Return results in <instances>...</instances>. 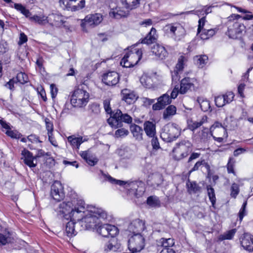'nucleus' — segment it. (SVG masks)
<instances>
[{
    "mask_svg": "<svg viewBox=\"0 0 253 253\" xmlns=\"http://www.w3.org/2000/svg\"><path fill=\"white\" fill-rule=\"evenodd\" d=\"M147 203L150 206L156 207L160 205V201L157 198L150 196L147 198Z\"/></svg>",
    "mask_w": 253,
    "mask_h": 253,
    "instance_id": "51",
    "label": "nucleus"
},
{
    "mask_svg": "<svg viewBox=\"0 0 253 253\" xmlns=\"http://www.w3.org/2000/svg\"><path fill=\"white\" fill-rule=\"evenodd\" d=\"M181 72L176 71V69H174L173 72H171V78L172 81H175L179 80L180 79L179 74Z\"/></svg>",
    "mask_w": 253,
    "mask_h": 253,
    "instance_id": "64",
    "label": "nucleus"
},
{
    "mask_svg": "<svg viewBox=\"0 0 253 253\" xmlns=\"http://www.w3.org/2000/svg\"><path fill=\"white\" fill-rule=\"evenodd\" d=\"M214 101L215 105L218 107H221L225 105V98L223 97V95H219L216 96L214 98Z\"/></svg>",
    "mask_w": 253,
    "mask_h": 253,
    "instance_id": "54",
    "label": "nucleus"
},
{
    "mask_svg": "<svg viewBox=\"0 0 253 253\" xmlns=\"http://www.w3.org/2000/svg\"><path fill=\"white\" fill-rule=\"evenodd\" d=\"M68 141L73 148L77 149H79L80 145L84 142L82 137H77L74 135L69 136L68 137Z\"/></svg>",
    "mask_w": 253,
    "mask_h": 253,
    "instance_id": "32",
    "label": "nucleus"
},
{
    "mask_svg": "<svg viewBox=\"0 0 253 253\" xmlns=\"http://www.w3.org/2000/svg\"><path fill=\"white\" fill-rule=\"evenodd\" d=\"M76 224L78 225L77 222H75L74 220L72 219L66 223L65 232L68 237H71L76 235L77 231L75 228Z\"/></svg>",
    "mask_w": 253,
    "mask_h": 253,
    "instance_id": "30",
    "label": "nucleus"
},
{
    "mask_svg": "<svg viewBox=\"0 0 253 253\" xmlns=\"http://www.w3.org/2000/svg\"><path fill=\"white\" fill-rule=\"evenodd\" d=\"M196 80L194 78L189 77L184 78L180 83V87L179 89V93L181 94H185L189 90L195 89L194 83Z\"/></svg>",
    "mask_w": 253,
    "mask_h": 253,
    "instance_id": "17",
    "label": "nucleus"
},
{
    "mask_svg": "<svg viewBox=\"0 0 253 253\" xmlns=\"http://www.w3.org/2000/svg\"><path fill=\"white\" fill-rule=\"evenodd\" d=\"M143 105L145 107H149L155 102V99H150L147 97L141 98Z\"/></svg>",
    "mask_w": 253,
    "mask_h": 253,
    "instance_id": "61",
    "label": "nucleus"
},
{
    "mask_svg": "<svg viewBox=\"0 0 253 253\" xmlns=\"http://www.w3.org/2000/svg\"><path fill=\"white\" fill-rule=\"evenodd\" d=\"M239 193V188L238 184L234 183L231 187L230 195L232 197L235 198Z\"/></svg>",
    "mask_w": 253,
    "mask_h": 253,
    "instance_id": "53",
    "label": "nucleus"
},
{
    "mask_svg": "<svg viewBox=\"0 0 253 253\" xmlns=\"http://www.w3.org/2000/svg\"><path fill=\"white\" fill-rule=\"evenodd\" d=\"M222 95L225 98V104H228L232 102L234 97L233 92L231 91L227 92L225 94Z\"/></svg>",
    "mask_w": 253,
    "mask_h": 253,
    "instance_id": "60",
    "label": "nucleus"
},
{
    "mask_svg": "<svg viewBox=\"0 0 253 253\" xmlns=\"http://www.w3.org/2000/svg\"><path fill=\"white\" fill-rule=\"evenodd\" d=\"M102 80L106 85L114 86L119 82V75L116 72H109L103 75Z\"/></svg>",
    "mask_w": 253,
    "mask_h": 253,
    "instance_id": "16",
    "label": "nucleus"
},
{
    "mask_svg": "<svg viewBox=\"0 0 253 253\" xmlns=\"http://www.w3.org/2000/svg\"><path fill=\"white\" fill-rule=\"evenodd\" d=\"M98 233L103 237L113 238L119 233L117 227L109 224H104L98 226L97 229Z\"/></svg>",
    "mask_w": 253,
    "mask_h": 253,
    "instance_id": "11",
    "label": "nucleus"
},
{
    "mask_svg": "<svg viewBox=\"0 0 253 253\" xmlns=\"http://www.w3.org/2000/svg\"><path fill=\"white\" fill-rule=\"evenodd\" d=\"M59 215L68 219L74 216L73 204L71 202H63L58 205L56 209Z\"/></svg>",
    "mask_w": 253,
    "mask_h": 253,
    "instance_id": "9",
    "label": "nucleus"
},
{
    "mask_svg": "<svg viewBox=\"0 0 253 253\" xmlns=\"http://www.w3.org/2000/svg\"><path fill=\"white\" fill-rule=\"evenodd\" d=\"M173 244L174 243L170 238L166 239V241L164 242V248L161 251L160 253H175L173 249L169 248V246Z\"/></svg>",
    "mask_w": 253,
    "mask_h": 253,
    "instance_id": "34",
    "label": "nucleus"
},
{
    "mask_svg": "<svg viewBox=\"0 0 253 253\" xmlns=\"http://www.w3.org/2000/svg\"><path fill=\"white\" fill-rule=\"evenodd\" d=\"M130 129L133 137L136 140L138 141L142 140L143 129L140 126L133 124L130 126Z\"/></svg>",
    "mask_w": 253,
    "mask_h": 253,
    "instance_id": "28",
    "label": "nucleus"
},
{
    "mask_svg": "<svg viewBox=\"0 0 253 253\" xmlns=\"http://www.w3.org/2000/svg\"><path fill=\"white\" fill-rule=\"evenodd\" d=\"M164 30L166 33L174 36L175 38H180L183 36L185 33L184 28L177 23L166 25L164 27Z\"/></svg>",
    "mask_w": 253,
    "mask_h": 253,
    "instance_id": "10",
    "label": "nucleus"
},
{
    "mask_svg": "<svg viewBox=\"0 0 253 253\" xmlns=\"http://www.w3.org/2000/svg\"><path fill=\"white\" fill-rule=\"evenodd\" d=\"M71 202H72L73 204V211L74 214L75 213H79L84 212V210L85 209V204L83 200H74Z\"/></svg>",
    "mask_w": 253,
    "mask_h": 253,
    "instance_id": "29",
    "label": "nucleus"
},
{
    "mask_svg": "<svg viewBox=\"0 0 253 253\" xmlns=\"http://www.w3.org/2000/svg\"><path fill=\"white\" fill-rule=\"evenodd\" d=\"M21 159L23 160L25 164L29 166L30 168H35L37 165V163H34V160L36 159L35 156H33L32 153L28 150L24 149L21 152Z\"/></svg>",
    "mask_w": 253,
    "mask_h": 253,
    "instance_id": "21",
    "label": "nucleus"
},
{
    "mask_svg": "<svg viewBox=\"0 0 253 253\" xmlns=\"http://www.w3.org/2000/svg\"><path fill=\"white\" fill-rule=\"evenodd\" d=\"M140 1V0H121V3L126 8L130 11L139 6Z\"/></svg>",
    "mask_w": 253,
    "mask_h": 253,
    "instance_id": "31",
    "label": "nucleus"
},
{
    "mask_svg": "<svg viewBox=\"0 0 253 253\" xmlns=\"http://www.w3.org/2000/svg\"><path fill=\"white\" fill-rule=\"evenodd\" d=\"M88 110L92 116H97L100 113V105L97 103H92L89 105Z\"/></svg>",
    "mask_w": 253,
    "mask_h": 253,
    "instance_id": "41",
    "label": "nucleus"
},
{
    "mask_svg": "<svg viewBox=\"0 0 253 253\" xmlns=\"http://www.w3.org/2000/svg\"><path fill=\"white\" fill-rule=\"evenodd\" d=\"M207 117H203L200 122H194L190 126V127L192 130H194L201 126L206 121Z\"/></svg>",
    "mask_w": 253,
    "mask_h": 253,
    "instance_id": "56",
    "label": "nucleus"
},
{
    "mask_svg": "<svg viewBox=\"0 0 253 253\" xmlns=\"http://www.w3.org/2000/svg\"><path fill=\"white\" fill-rule=\"evenodd\" d=\"M176 108L174 105L169 106L163 113V118L167 119L176 113Z\"/></svg>",
    "mask_w": 253,
    "mask_h": 253,
    "instance_id": "42",
    "label": "nucleus"
},
{
    "mask_svg": "<svg viewBox=\"0 0 253 253\" xmlns=\"http://www.w3.org/2000/svg\"><path fill=\"white\" fill-rule=\"evenodd\" d=\"M247 205V202L245 201L244 202V203L242 205V206L239 212L238 216L239 217V220L240 221H241L243 220V217L244 216L246 215L247 212H246V207Z\"/></svg>",
    "mask_w": 253,
    "mask_h": 253,
    "instance_id": "55",
    "label": "nucleus"
},
{
    "mask_svg": "<svg viewBox=\"0 0 253 253\" xmlns=\"http://www.w3.org/2000/svg\"><path fill=\"white\" fill-rule=\"evenodd\" d=\"M188 192L190 193H196L200 192L201 187L195 181H190L189 180L186 183Z\"/></svg>",
    "mask_w": 253,
    "mask_h": 253,
    "instance_id": "35",
    "label": "nucleus"
},
{
    "mask_svg": "<svg viewBox=\"0 0 253 253\" xmlns=\"http://www.w3.org/2000/svg\"><path fill=\"white\" fill-rule=\"evenodd\" d=\"M116 242V240L115 239H112L106 245L105 247V250L107 251H116L118 247V246L114 245V244Z\"/></svg>",
    "mask_w": 253,
    "mask_h": 253,
    "instance_id": "47",
    "label": "nucleus"
},
{
    "mask_svg": "<svg viewBox=\"0 0 253 253\" xmlns=\"http://www.w3.org/2000/svg\"><path fill=\"white\" fill-rule=\"evenodd\" d=\"M151 51L160 59H165L168 55V53L165 47L159 44H154L151 48Z\"/></svg>",
    "mask_w": 253,
    "mask_h": 253,
    "instance_id": "23",
    "label": "nucleus"
},
{
    "mask_svg": "<svg viewBox=\"0 0 253 253\" xmlns=\"http://www.w3.org/2000/svg\"><path fill=\"white\" fill-rule=\"evenodd\" d=\"M89 94L82 87L75 89L71 99V104L75 107H83L87 104L89 101Z\"/></svg>",
    "mask_w": 253,
    "mask_h": 253,
    "instance_id": "6",
    "label": "nucleus"
},
{
    "mask_svg": "<svg viewBox=\"0 0 253 253\" xmlns=\"http://www.w3.org/2000/svg\"><path fill=\"white\" fill-rule=\"evenodd\" d=\"M31 20L34 21L40 24H45L47 23V17L39 16L38 15H35L30 18Z\"/></svg>",
    "mask_w": 253,
    "mask_h": 253,
    "instance_id": "50",
    "label": "nucleus"
},
{
    "mask_svg": "<svg viewBox=\"0 0 253 253\" xmlns=\"http://www.w3.org/2000/svg\"><path fill=\"white\" fill-rule=\"evenodd\" d=\"M236 231L237 230L236 229H232L227 231L219 236V240L221 241L225 240H231L233 238L235 233H236Z\"/></svg>",
    "mask_w": 253,
    "mask_h": 253,
    "instance_id": "40",
    "label": "nucleus"
},
{
    "mask_svg": "<svg viewBox=\"0 0 253 253\" xmlns=\"http://www.w3.org/2000/svg\"><path fill=\"white\" fill-rule=\"evenodd\" d=\"M102 20V16L99 13L88 15L84 18L82 25L83 27H94L100 23Z\"/></svg>",
    "mask_w": 253,
    "mask_h": 253,
    "instance_id": "14",
    "label": "nucleus"
},
{
    "mask_svg": "<svg viewBox=\"0 0 253 253\" xmlns=\"http://www.w3.org/2000/svg\"><path fill=\"white\" fill-rule=\"evenodd\" d=\"M144 229V222L139 219H136L129 224L127 230L129 232L134 235L135 234H140Z\"/></svg>",
    "mask_w": 253,
    "mask_h": 253,
    "instance_id": "18",
    "label": "nucleus"
},
{
    "mask_svg": "<svg viewBox=\"0 0 253 253\" xmlns=\"http://www.w3.org/2000/svg\"><path fill=\"white\" fill-rule=\"evenodd\" d=\"M50 93L52 99L55 98L57 95L58 89L54 84H51L50 86Z\"/></svg>",
    "mask_w": 253,
    "mask_h": 253,
    "instance_id": "63",
    "label": "nucleus"
},
{
    "mask_svg": "<svg viewBox=\"0 0 253 253\" xmlns=\"http://www.w3.org/2000/svg\"><path fill=\"white\" fill-rule=\"evenodd\" d=\"M157 101L158 102L156 103L153 105L152 109L153 110H160L164 108L167 105L169 104L171 102L170 96L168 93L158 97Z\"/></svg>",
    "mask_w": 253,
    "mask_h": 253,
    "instance_id": "19",
    "label": "nucleus"
},
{
    "mask_svg": "<svg viewBox=\"0 0 253 253\" xmlns=\"http://www.w3.org/2000/svg\"><path fill=\"white\" fill-rule=\"evenodd\" d=\"M145 246V238L141 234L133 235L128 242V248L132 253L140 252Z\"/></svg>",
    "mask_w": 253,
    "mask_h": 253,
    "instance_id": "7",
    "label": "nucleus"
},
{
    "mask_svg": "<svg viewBox=\"0 0 253 253\" xmlns=\"http://www.w3.org/2000/svg\"><path fill=\"white\" fill-rule=\"evenodd\" d=\"M211 132H214L217 136L227 137L226 129L219 122H215L211 127Z\"/></svg>",
    "mask_w": 253,
    "mask_h": 253,
    "instance_id": "24",
    "label": "nucleus"
},
{
    "mask_svg": "<svg viewBox=\"0 0 253 253\" xmlns=\"http://www.w3.org/2000/svg\"><path fill=\"white\" fill-rule=\"evenodd\" d=\"M50 194L52 197L57 201H60L65 197L63 187L60 181H55L51 187Z\"/></svg>",
    "mask_w": 253,
    "mask_h": 253,
    "instance_id": "13",
    "label": "nucleus"
},
{
    "mask_svg": "<svg viewBox=\"0 0 253 253\" xmlns=\"http://www.w3.org/2000/svg\"><path fill=\"white\" fill-rule=\"evenodd\" d=\"M5 133L8 136L15 139H19L22 136L19 132L10 129L7 130Z\"/></svg>",
    "mask_w": 253,
    "mask_h": 253,
    "instance_id": "57",
    "label": "nucleus"
},
{
    "mask_svg": "<svg viewBox=\"0 0 253 253\" xmlns=\"http://www.w3.org/2000/svg\"><path fill=\"white\" fill-rule=\"evenodd\" d=\"M197 101L200 106L201 110L204 112H207L211 109L209 101L203 97H198Z\"/></svg>",
    "mask_w": 253,
    "mask_h": 253,
    "instance_id": "36",
    "label": "nucleus"
},
{
    "mask_svg": "<svg viewBox=\"0 0 253 253\" xmlns=\"http://www.w3.org/2000/svg\"><path fill=\"white\" fill-rule=\"evenodd\" d=\"M158 38V35L156 34V30L152 28L151 31L147 35V36L143 39H142L141 43L150 44L155 42Z\"/></svg>",
    "mask_w": 253,
    "mask_h": 253,
    "instance_id": "26",
    "label": "nucleus"
},
{
    "mask_svg": "<svg viewBox=\"0 0 253 253\" xmlns=\"http://www.w3.org/2000/svg\"><path fill=\"white\" fill-rule=\"evenodd\" d=\"M242 247L246 251H253V236L249 233H244L240 238Z\"/></svg>",
    "mask_w": 253,
    "mask_h": 253,
    "instance_id": "20",
    "label": "nucleus"
},
{
    "mask_svg": "<svg viewBox=\"0 0 253 253\" xmlns=\"http://www.w3.org/2000/svg\"><path fill=\"white\" fill-rule=\"evenodd\" d=\"M187 61V58L186 57L183 55H180L178 59L177 63L176 64L175 69H176V71H180L182 72Z\"/></svg>",
    "mask_w": 253,
    "mask_h": 253,
    "instance_id": "38",
    "label": "nucleus"
},
{
    "mask_svg": "<svg viewBox=\"0 0 253 253\" xmlns=\"http://www.w3.org/2000/svg\"><path fill=\"white\" fill-rule=\"evenodd\" d=\"M15 80L16 83L19 82L21 84H24L28 82V78L27 75L25 73L20 72L17 74Z\"/></svg>",
    "mask_w": 253,
    "mask_h": 253,
    "instance_id": "46",
    "label": "nucleus"
},
{
    "mask_svg": "<svg viewBox=\"0 0 253 253\" xmlns=\"http://www.w3.org/2000/svg\"><path fill=\"white\" fill-rule=\"evenodd\" d=\"M142 52L138 50L136 53H127L121 61V65L124 67L129 68L136 64L140 59Z\"/></svg>",
    "mask_w": 253,
    "mask_h": 253,
    "instance_id": "8",
    "label": "nucleus"
},
{
    "mask_svg": "<svg viewBox=\"0 0 253 253\" xmlns=\"http://www.w3.org/2000/svg\"><path fill=\"white\" fill-rule=\"evenodd\" d=\"M207 189L209 199L212 204V206L214 207L216 202V198L214 193V190L211 185H208L207 186Z\"/></svg>",
    "mask_w": 253,
    "mask_h": 253,
    "instance_id": "43",
    "label": "nucleus"
},
{
    "mask_svg": "<svg viewBox=\"0 0 253 253\" xmlns=\"http://www.w3.org/2000/svg\"><path fill=\"white\" fill-rule=\"evenodd\" d=\"M121 95L122 100L125 101L128 104L134 103L138 98V95L134 91L128 88L122 89Z\"/></svg>",
    "mask_w": 253,
    "mask_h": 253,
    "instance_id": "15",
    "label": "nucleus"
},
{
    "mask_svg": "<svg viewBox=\"0 0 253 253\" xmlns=\"http://www.w3.org/2000/svg\"><path fill=\"white\" fill-rule=\"evenodd\" d=\"M141 84L146 88H151L153 86L152 78L146 75H142L140 79Z\"/></svg>",
    "mask_w": 253,
    "mask_h": 253,
    "instance_id": "39",
    "label": "nucleus"
},
{
    "mask_svg": "<svg viewBox=\"0 0 253 253\" xmlns=\"http://www.w3.org/2000/svg\"><path fill=\"white\" fill-rule=\"evenodd\" d=\"M47 23L55 26H60L64 23V21L61 16L52 13L47 16Z\"/></svg>",
    "mask_w": 253,
    "mask_h": 253,
    "instance_id": "27",
    "label": "nucleus"
},
{
    "mask_svg": "<svg viewBox=\"0 0 253 253\" xmlns=\"http://www.w3.org/2000/svg\"><path fill=\"white\" fill-rule=\"evenodd\" d=\"M215 29H203L201 30V32L199 34L201 39L204 40L209 39L210 38L212 37L215 34Z\"/></svg>",
    "mask_w": 253,
    "mask_h": 253,
    "instance_id": "37",
    "label": "nucleus"
},
{
    "mask_svg": "<svg viewBox=\"0 0 253 253\" xmlns=\"http://www.w3.org/2000/svg\"><path fill=\"white\" fill-rule=\"evenodd\" d=\"M203 165H206L207 167H209V165L205 163V161L204 160H203L202 161H199L197 162L194 165V167L192 168V169L189 171V173H191L193 171L198 170L199 169V168Z\"/></svg>",
    "mask_w": 253,
    "mask_h": 253,
    "instance_id": "59",
    "label": "nucleus"
},
{
    "mask_svg": "<svg viewBox=\"0 0 253 253\" xmlns=\"http://www.w3.org/2000/svg\"><path fill=\"white\" fill-rule=\"evenodd\" d=\"M103 106L106 112L110 114L111 117L107 120L108 124L115 128L121 127L123 123L130 124L132 122V118L127 114H123L120 110L112 111L110 107V100L106 99L103 101Z\"/></svg>",
    "mask_w": 253,
    "mask_h": 253,
    "instance_id": "1",
    "label": "nucleus"
},
{
    "mask_svg": "<svg viewBox=\"0 0 253 253\" xmlns=\"http://www.w3.org/2000/svg\"><path fill=\"white\" fill-rule=\"evenodd\" d=\"M9 242H10L9 233L6 235L0 233V246L5 245Z\"/></svg>",
    "mask_w": 253,
    "mask_h": 253,
    "instance_id": "58",
    "label": "nucleus"
},
{
    "mask_svg": "<svg viewBox=\"0 0 253 253\" xmlns=\"http://www.w3.org/2000/svg\"><path fill=\"white\" fill-rule=\"evenodd\" d=\"M193 145L188 140L183 139L177 143L173 149L174 158L179 161L187 157L192 151Z\"/></svg>",
    "mask_w": 253,
    "mask_h": 253,
    "instance_id": "4",
    "label": "nucleus"
},
{
    "mask_svg": "<svg viewBox=\"0 0 253 253\" xmlns=\"http://www.w3.org/2000/svg\"><path fill=\"white\" fill-rule=\"evenodd\" d=\"M144 130L146 135L149 137H152L156 135V124L149 121H145L143 124Z\"/></svg>",
    "mask_w": 253,
    "mask_h": 253,
    "instance_id": "25",
    "label": "nucleus"
},
{
    "mask_svg": "<svg viewBox=\"0 0 253 253\" xmlns=\"http://www.w3.org/2000/svg\"><path fill=\"white\" fill-rule=\"evenodd\" d=\"M128 131L125 128H121L117 129L115 133L116 137H123L128 135Z\"/></svg>",
    "mask_w": 253,
    "mask_h": 253,
    "instance_id": "52",
    "label": "nucleus"
},
{
    "mask_svg": "<svg viewBox=\"0 0 253 253\" xmlns=\"http://www.w3.org/2000/svg\"><path fill=\"white\" fill-rule=\"evenodd\" d=\"M72 2L70 4L72 5L71 9L72 11H77L83 7L85 5V0H70Z\"/></svg>",
    "mask_w": 253,
    "mask_h": 253,
    "instance_id": "33",
    "label": "nucleus"
},
{
    "mask_svg": "<svg viewBox=\"0 0 253 253\" xmlns=\"http://www.w3.org/2000/svg\"><path fill=\"white\" fill-rule=\"evenodd\" d=\"M235 18L236 19L240 17L238 14H233L231 17H229L227 25L228 26V30L226 32V34L231 39H238L242 37L243 33L245 32L246 27L244 25L237 20H231V18Z\"/></svg>",
    "mask_w": 253,
    "mask_h": 253,
    "instance_id": "3",
    "label": "nucleus"
},
{
    "mask_svg": "<svg viewBox=\"0 0 253 253\" xmlns=\"http://www.w3.org/2000/svg\"><path fill=\"white\" fill-rule=\"evenodd\" d=\"M235 161L234 158L230 157L229 159L227 165V169L228 173H232L235 175L234 171V166H235Z\"/></svg>",
    "mask_w": 253,
    "mask_h": 253,
    "instance_id": "49",
    "label": "nucleus"
},
{
    "mask_svg": "<svg viewBox=\"0 0 253 253\" xmlns=\"http://www.w3.org/2000/svg\"><path fill=\"white\" fill-rule=\"evenodd\" d=\"M197 64L200 68H203L208 63V57L206 55H201L196 57Z\"/></svg>",
    "mask_w": 253,
    "mask_h": 253,
    "instance_id": "44",
    "label": "nucleus"
},
{
    "mask_svg": "<svg viewBox=\"0 0 253 253\" xmlns=\"http://www.w3.org/2000/svg\"><path fill=\"white\" fill-rule=\"evenodd\" d=\"M143 183L138 181H131L127 183L126 189L128 194L136 197L141 196L144 193Z\"/></svg>",
    "mask_w": 253,
    "mask_h": 253,
    "instance_id": "12",
    "label": "nucleus"
},
{
    "mask_svg": "<svg viewBox=\"0 0 253 253\" xmlns=\"http://www.w3.org/2000/svg\"><path fill=\"white\" fill-rule=\"evenodd\" d=\"M151 144L153 148L157 150L160 148L158 139L157 137L154 136L152 137Z\"/></svg>",
    "mask_w": 253,
    "mask_h": 253,
    "instance_id": "62",
    "label": "nucleus"
},
{
    "mask_svg": "<svg viewBox=\"0 0 253 253\" xmlns=\"http://www.w3.org/2000/svg\"><path fill=\"white\" fill-rule=\"evenodd\" d=\"M44 121L46 125V128L48 132V136L49 137V139H50L51 135H52V131L53 129V124L50 120L47 118L44 119Z\"/></svg>",
    "mask_w": 253,
    "mask_h": 253,
    "instance_id": "48",
    "label": "nucleus"
},
{
    "mask_svg": "<svg viewBox=\"0 0 253 253\" xmlns=\"http://www.w3.org/2000/svg\"><path fill=\"white\" fill-rule=\"evenodd\" d=\"M180 134V130L175 124L169 123L162 129L161 137L167 142L175 140Z\"/></svg>",
    "mask_w": 253,
    "mask_h": 253,
    "instance_id": "5",
    "label": "nucleus"
},
{
    "mask_svg": "<svg viewBox=\"0 0 253 253\" xmlns=\"http://www.w3.org/2000/svg\"><path fill=\"white\" fill-rule=\"evenodd\" d=\"M106 179L112 184L124 186L125 188H126V185L127 184L128 182L120 180H117L112 177L110 175L106 176Z\"/></svg>",
    "mask_w": 253,
    "mask_h": 253,
    "instance_id": "45",
    "label": "nucleus"
},
{
    "mask_svg": "<svg viewBox=\"0 0 253 253\" xmlns=\"http://www.w3.org/2000/svg\"><path fill=\"white\" fill-rule=\"evenodd\" d=\"M92 214L87 215L81 220L78 219L77 223L83 227V229L88 230L93 228L97 223V220L99 218L106 219L107 213L101 209L93 208L91 210Z\"/></svg>",
    "mask_w": 253,
    "mask_h": 253,
    "instance_id": "2",
    "label": "nucleus"
},
{
    "mask_svg": "<svg viewBox=\"0 0 253 253\" xmlns=\"http://www.w3.org/2000/svg\"><path fill=\"white\" fill-rule=\"evenodd\" d=\"M130 10L124 7H116L112 8L109 12V16L116 19L126 17L129 14Z\"/></svg>",
    "mask_w": 253,
    "mask_h": 253,
    "instance_id": "22",
    "label": "nucleus"
}]
</instances>
